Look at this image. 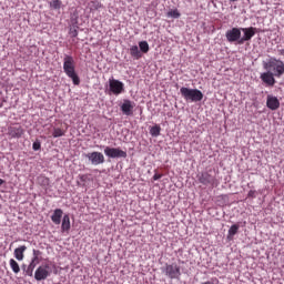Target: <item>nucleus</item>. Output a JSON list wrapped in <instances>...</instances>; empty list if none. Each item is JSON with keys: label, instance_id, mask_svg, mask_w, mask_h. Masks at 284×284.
I'll return each instance as SVG.
<instances>
[{"label": "nucleus", "instance_id": "nucleus-1", "mask_svg": "<svg viewBox=\"0 0 284 284\" xmlns=\"http://www.w3.org/2000/svg\"><path fill=\"white\" fill-rule=\"evenodd\" d=\"M63 70L67 77L73 81L74 85H79L81 83V79L74 69V58H72V55H64Z\"/></svg>", "mask_w": 284, "mask_h": 284}, {"label": "nucleus", "instance_id": "nucleus-2", "mask_svg": "<svg viewBox=\"0 0 284 284\" xmlns=\"http://www.w3.org/2000/svg\"><path fill=\"white\" fill-rule=\"evenodd\" d=\"M180 94L184 98V100L190 101L191 103H199V101H203V92H201L199 89L182 87L180 89Z\"/></svg>", "mask_w": 284, "mask_h": 284}, {"label": "nucleus", "instance_id": "nucleus-3", "mask_svg": "<svg viewBox=\"0 0 284 284\" xmlns=\"http://www.w3.org/2000/svg\"><path fill=\"white\" fill-rule=\"evenodd\" d=\"M161 270L168 278H171V281L181 278V266L176 263L165 264Z\"/></svg>", "mask_w": 284, "mask_h": 284}, {"label": "nucleus", "instance_id": "nucleus-4", "mask_svg": "<svg viewBox=\"0 0 284 284\" xmlns=\"http://www.w3.org/2000/svg\"><path fill=\"white\" fill-rule=\"evenodd\" d=\"M268 72H272L275 77L280 79V77L284 75V62L276 59H271L265 67Z\"/></svg>", "mask_w": 284, "mask_h": 284}, {"label": "nucleus", "instance_id": "nucleus-5", "mask_svg": "<svg viewBox=\"0 0 284 284\" xmlns=\"http://www.w3.org/2000/svg\"><path fill=\"white\" fill-rule=\"evenodd\" d=\"M52 274L50 264L40 265L34 272L36 281H45Z\"/></svg>", "mask_w": 284, "mask_h": 284}, {"label": "nucleus", "instance_id": "nucleus-6", "mask_svg": "<svg viewBox=\"0 0 284 284\" xmlns=\"http://www.w3.org/2000/svg\"><path fill=\"white\" fill-rule=\"evenodd\" d=\"M109 90L114 94V97H119V94H123V92H125V84L116 79H110Z\"/></svg>", "mask_w": 284, "mask_h": 284}, {"label": "nucleus", "instance_id": "nucleus-7", "mask_svg": "<svg viewBox=\"0 0 284 284\" xmlns=\"http://www.w3.org/2000/svg\"><path fill=\"white\" fill-rule=\"evenodd\" d=\"M104 154L105 156H109V159H128V152L119 148L106 146L104 149Z\"/></svg>", "mask_w": 284, "mask_h": 284}, {"label": "nucleus", "instance_id": "nucleus-8", "mask_svg": "<svg viewBox=\"0 0 284 284\" xmlns=\"http://www.w3.org/2000/svg\"><path fill=\"white\" fill-rule=\"evenodd\" d=\"M85 159L90 161L92 165H101L105 163V156L99 151L84 154Z\"/></svg>", "mask_w": 284, "mask_h": 284}, {"label": "nucleus", "instance_id": "nucleus-9", "mask_svg": "<svg viewBox=\"0 0 284 284\" xmlns=\"http://www.w3.org/2000/svg\"><path fill=\"white\" fill-rule=\"evenodd\" d=\"M10 139H21L26 134V130L20 124H13L8 128Z\"/></svg>", "mask_w": 284, "mask_h": 284}, {"label": "nucleus", "instance_id": "nucleus-10", "mask_svg": "<svg viewBox=\"0 0 284 284\" xmlns=\"http://www.w3.org/2000/svg\"><path fill=\"white\" fill-rule=\"evenodd\" d=\"M226 41H229V43H235L237 42L240 44L241 41V29L239 28H232L230 30L226 31Z\"/></svg>", "mask_w": 284, "mask_h": 284}, {"label": "nucleus", "instance_id": "nucleus-11", "mask_svg": "<svg viewBox=\"0 0 284 284\" xmlns=\"http://www.w3.org/2000/svg\"><path fill=\"white\" fill-rule=\"evenodd\" d=\"M274 77L276 75L272 71H267V72L261 73L260 79L268 88H274V85L276 84V79H274Z\"/></svg>", "mask_w": 284, "mask_h": 284}, {"label": "nucleus", "instance_id": "nucleus-12", "mask_svg": "<svg viewBox=\"0 0 284 284\" xmlns=\"http://www.w3.org/2000/svg\"><path fill=\"white\" fill-rule=\"evenodd\" d=\"M241 30L244 33V36L240 40V45H243V43H245V41H252V37H254V34H256V28H254V27L242 28Z\"/></svg>", "mask_w": 284, "mask_h": 284}, {"label": "nucleus", "instance_id": "nucleus-13", "mask_svg": "<svg viewBox=\"0 0 284 284\" xmlns=\"http://www.w3.org/2000/svg\"><path fill=\"white\" fill-rule=\"evenodd\" d=\"M121 111L123 114H125V116H132V114H134V102L124 100L121 105Z\"/></svg>", "mask_w": 284, "mask_h": 284}, {"label": "nucleus", "instance_id": "nucleus-14", "mask_svg": "<svg viewBox=\"0 0 284 284\" xmlns=\"http://www.w3.org/2000/svg\"><path fill=\"white\" fill-rule=\"evenodd\" d=\"M266 108H268V110H278V108H281V101L278 100V98L274 97V95H267L266 97Z\"/></svg>", "mask_w": 284, "mask_h": 284}, {"label": "nucleus", "instance_id": "nucleus-15", "mask_svg": "<svg viewBox=\"0 0 284 284\" xmlns=\"http://www.w3.org/2000/svg\"><path fill=\"white\" fill-rule=\"evenodd\" d=\"M199 181L202 185H214L216 179L212 174L204 172L200 175Z\"/></svg>", "mask_w": 284, "mask_h": 284}, {"label": "nucleus", "instance_id": "nucleus-16", "mask_svg": "<svg viewBox=\"0 0 284 284\" xmlns=\"http://www.w3.org/2000/svg\"><path fill=\"white\" fill-rule=\"evenodd\" d=\"M61 219H63V210L55 209L51 215L52 223H54V225H61Z\"/></svg>", "mask_w": 284, "mask_h": 284}, {"label": "nucleus", "instance_id": "nucleus-17", "mask_svg": "<svg viewBox=\"0 0 284 284\" xmlns=\"http://www.w3.org/2000/svg\"><path fill=\"white\" fill-rule=\"evenodd\" d=\"M26 250H28V246L26 245L17 247L13 252L14 258H17V261H23V258H26Z\"/></svg>", "mask_w": 284, "mask_h": 284}, {"label": "nucleus", "instance_id": "nucleus-18", "mask_svg": "<svg viewBox=\"0 0 284 284\" xmlns=\"http://www.w3.org/2000/svg\"><path fill=\"white\" fill-rule=\"evenodd\" d=\"M39 256H41V251L33 250V257L29 264V266H31L33 270L41 263Z\"/></svg>", "mask_w": 284, "mask_h": 284}, {"label": "nucleus", "instance_id": "nucleus-19", "mask_svg": "<svg viewBox=\"0 0 284 284\" xmlns=\"http://www.w3.org/2000/svg\"><path fill=\"white\" fill-rule=\"evenodd\" d=\"M70 215L65 214L62 219L61 230L62 232H70Z\"/></svg>", "mask_w": 284, "mask_h": 284}, {"label": "nucleus", "instance_id": "nucleus-20", "mask_svg": "<svg viewBox=\"0 0 284 284\" xmlns=\"http://www.w3.org/2000/svg\"><path fill=\"white\" fill-rule=\"evenodd\" d=\"M61 136H65V130L61 128H53L52 135H49V139H59Z\"/></svg>", "mask_w": 284, "mask_h": 284}, {"label": "nucleus", "instance_id": "nucleus-21", "mask_svg": "<svg viewBox=\"0 0 284 284\" xmlns=\"http://www.w3.org/2000/svg\"><path fill=\"white\" fill-rule=\"evenodd\" d=\"M130 54L131 57H133V59H135L136 61H139V59H141L142 54H141V50H139L138 45H133L130 48Z\"/></svg>", "mask_w": 284, "mask_h": 284}, {"label": "nucleus", "instance_id": "nucleus-22", "mask_svg": "<svg viewBox=\"0 0 284 284\" xmlns=\"http://www.w3.org/2000/svg\"><path fill=\"white\" fill-rule=\"evenodd\" d=\"M9 265L14 274H19L21 272V267L19 266V263L14 261V258L9 261Z\"/></svg>", "mask_w": 284, "mask_h": 284}, {"label": "nucleus", "instance_id": "nucleus-23", "mask_svg": "<svg viewBox=\"0 0 284 284\" xmlns=\"http://www.w3.org/2000/svg\"><path fill=\"white\" fill-rule=\"evenodd\" d=\"M49 6L51 10H61V6H63V2H61V0H51L49 2Z\"/></svg>", "mask_w": 284, "mask_h": 284}, {"label": "nucleus", "instance_id": "nucleus-24", "mask_svg": "<svg viewBox=\"0 0 284 284\" xmlns=\"http://www.w3.org/2000/svg\"><path fill=\"white\" fill-rule=\"evenodd\" d=\"M139 48L144 54H148V52H150V44H148V41L139 42Z\"/></svg>", "mask_w": 284, "mask_h": 284}, {"label": "nucleus", "instance_id": "nucleus-25", "mask_svg": "<svg viewBox=\"0 0 284 284\" xmlns=\"http://www.w3.org/2000/svg\"><path fill=\"white\" fill-rule=\"evenodd\" d=\"M151 136H160L161 135V126L159 124H155L150 129Z\"/></svg>", "mask_w": 284, "mask_h": 284}, {"label": "nucleus", "instance_id": "nucleus-26", "mask_svg": "<svg viewBox=\"0 0 284 284\" xmlns=\"http://www.w3.org/2000/svg\"><path fill=\"white\" fill-rule=\"evenodd\" d=\"M166 17H170L171 19H180L181 12H179V9H173L166 13Z\"/></svg>", "mask_w": 284, "mask_h": 284}, {"label": "nucleus", "instance_id": "nucleus-27", "mask_svg": "<svg viewBox=\"0 0 284 284\" xmlns=\"http://www.w3.org/2000/svg\"><path fill=\"white\" fill-rule=\"evenodd\" d=\"M89 8H90L91 11L92 10H99V9L102 8V4L98 0H93V1L89 2Z\"/></svg>", "mask_w": 284, "mask_h": 284}, {"label": "nucleus", "instance_id": "nucleus-28", "mask_svg": "<svg viewBox=\"0 0 284 284\" xmlns=\"http://www.w3.org/2000/svg\"><path fill=\"white\" fill-rule=\"evenodd\" d=\"M239 224H233L229 230V236H235V234H239Z\"/></svg>", "mask_w": 284, "mask_h": 284}, {"label": "nucleus", "instance_id": "nucleus-29", "mask_svg": "<svg viewBox=\"0 0 284 284\" xmlns=\"http://www.w3.org/2000/svg\"><path fill=\"white\" fill-rule=\"evenodd\" d=\"M69 34L72 37V39H75V37H79V31L77 30V27H71L69 29Z\"/></svg>", "mask_w": 284, "mask_h": 284}, {"label": "nucleus", "instance_id": "nucleus-30", "mask_svg": "<svg viewBox=\"0 0 284 284\" xmlns=\"http://www.w3.org/2000/svg\"><path fill=\"white\" fill-rule=\"evenodd\" d=\"M40 182L42 183V185H50V179L48 178H40Z\"/></svg>", "mask_w": 284, "mask_h": 284}, {"label": "nucleus", "instance_id": "nucleus-31", "mask_svg": "<svg viewBox=\"0 0 284 284\" xmlns=\"http://www.w3.org/2000/svg\"><path fill=\"white\" fill-rule=\"evenodd\" d=\"M247 197L248 199H256V191H254V190L248 191Z\"/></svg>", "mask_w": 284, "mask_h": 284}, {"label": "nucleus", "instance_id": "nucleus-32", "mask_svg": "<svg viewBox=\"0 0 284 284\" xmlns=\"http://www.w3.org/2000/svg\"><path fill=\"white\" fill-rule=\"evenodd\" d=\"M26 274L27 276H32L34 274V268H32L31 266H28Z\"/></svg>", "mask_w": 284, "mask_h": 284}, {"label": "nucleus", "instance_id": "nucleus-33", "mask_svg": "<svg viewBox=\"0 0 284 284\" xmlns=\"http://www.w3.org/2000/svg\"><path fill=\"white\" fill-rule=\"evenodd\" d=\"M32 148L37 152L38 150H41V143L40 142H33Z\"/></svg>", "mask_w": 284, "mask_h": 284}, {"label": "nucleus", "instance_id": "nucleus-34", "mask_svg": "<svg viewBox=\"0 0 284 284\" xmlns=\"http://www.w3.org/2000/svg\"><path fill=\"white\" fill-rule=\"evenodd\" d=\"M163 175L162 174H154L153 175V181H159Z\"/></svg>", "mask_w": 284, "mask_h": 284}, {"label": "nucleus", "instance_id": "nucleus-35", "mask_svg": "<svg viewBox=\"0 0 284 284\" xmlns=\"http://www.w3.org/2000/svg\"><path fill=\"white\" fill-rule=\"evenodd\" d=\"M88 179V175H80V181H85Z\"/></svg>", "mask_w": 284, "mask_h": 284}, {"label": "nucleus", "instance_id": "nucleus-36", "mask_svg": "<svg viewBox=\"0 0 284 284\" xmlns=\"http://www.w3.org/2000/svg\"><path fill=\"white\" fill-rule=\"evenodd\" d=\"M3 183H6V180L0 179V186L3 185Z\"/></svg>", "mask_w": 284, "mask_h": 284}, {"label": "nucleus", "instance_id": "nucleus-37", "mask_svg": "<svg viewBox=\"0 0 284 284\" xmlns=\"http://www.w3.org/2000/svg\"><path fill=\"white\" fill-rule=\"evenodd\" d=\"M202 284H214V283L211 282V281H207V282H204V283H202Z\"/></svg>", "mask_w": 284, "mask_h": 284}, {"label": "nucleus", "instance_id": "nucleus-38", "mask_svg": "<svg viewBox=\"0 0 284 284\" xmlns=\"http://www.w3.org/2000/svg\"><path fill=\"white\" fill-rule=\"evenodd\" d=\"M230 1L235 2V1H239V0H230Z\"/></svg>", "mask_w": 284, "mask_h": 284}, {"label": "nucleus", "instance_id": "nucleus-39", "mask_svg": "<svg viewBox=\"0 0 284 284\" xmlns=\"http://www.w3.org/2000/svg\"><path fill=\"white\" fill-rule=\"evenodd\" d=\"M0 108H3V104H0Z\"/></svg>", "mask_w": 284, "mask_h": 284}]
</instances>
